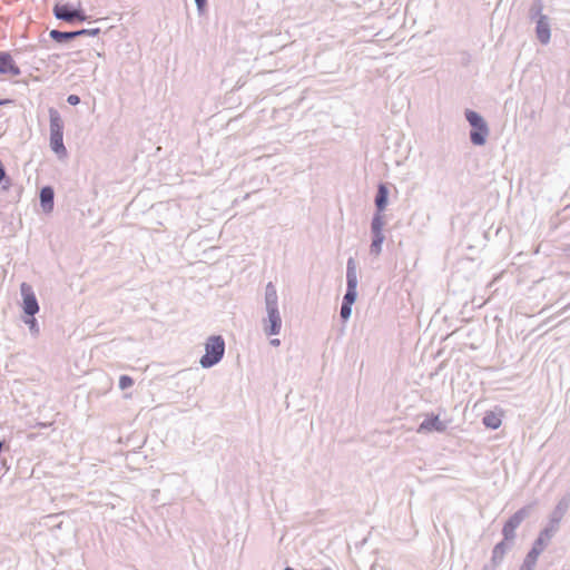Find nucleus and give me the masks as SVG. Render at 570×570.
<instances>
[{"instance_id": "20", "label": "nucleus", "mask_w": 570, "mask_h": 570, "mask_svg": "<svg viewBox=\"0 0 570 570\" xmlns=\"http://www.w3.org/2000/svg\"><path fill=\"white\" fill-rule=\"evenodd\" d=\"M540 556H538L534 551L529 550L522 561V563L531 567L534 569L537 566L538 559Z\"/></svg>"}, {"instance_id": "29", "label": "nucleus", "mask_w": 570, "mask_h": 570, "mask_svg": "<svg viewBox=\"0 0 570 570\" xmlns=\"http://www.w3.org/2000/svg\"><path fill=\"white\" fill-rule=\"evenodd\" d=\"M195 2H196L197 8H198L199 10H202V9H203V7H204V6H205V3H206V0H195Z\"/></svg>"}, {"instance_id": "32", "label": "nucleus", "mask_w": 570, "mask_h": 570, "mask_svg": "<svg viewBox=\"0 0 570 570\" xmlns=\"http://www.w3.org/2000/svg\"><path fill=\"white\" fill-rule=\"evenodd\" d=\"M519 570H533V568H531V567H529V566H527L524 563H521Z\"/></svg>"}, {"instance_id": "11", "label": "nucleus", "mask_w": 570, "mask_h": 570, "mask_svg": "<svg viewBox=\"0 0 570 570\" xmlns=\"http://www.w3.org/2000/svg\"><path fill=\"white\" fill-rule=\"evenodd\" d=\"M21 295L23 297V311L27 315L33 316L39 311L38 301L32 291V287L27 283H22L20 286Z\"/></svg>"}, {"instance_id": "5", "label": "nucleus", "mask_w": 570, "mask_h": 570, "mask_svg": "<svg viewBox=\"0 0 570 570\" xmlns=\"http://www.w3.org/2000/svg\"><path fill=\"white\" fill-rule=\"evenodd\" d=\"M50 120V148L59 157L66 158L68 155L67 148L63 144V120L59 111L55 108L49 109Z\"/></svg>"}, {"instance_id": "17", "label": "nucleus", "mask_w": 570, "mask_h": 570, "mask_svg": "<svg viewBox=\"0 0 570 570\" xmlns=\"http://www.w3.org/2000/svg\"><path fill=\"white\" fill-rule=\"evenodd\" d=\"M50 38L57 42H65L78 37L76 31H60V30H51L49 33Z\"/></svg>"}, {"instance_id": "23", "label": "nucleus", "mask_w": 570, "mask_h": 570, "mask_svg": "<svg viewBox=\"0 0 570 570\" xmlns=\"http://www.w3.org/2000/svg\"><path fill=\"white\" fill-rule=\"evenodd\" d=\"M352 305H347V304H344L342 303V306H341V317L343 321H346L350 316H351V313H352Z\"/></svg>"}, {"instance_id": "3", "label": "nucleus", "mask_w": 570, "mask_h": 570, "mask_svg": "<svg viewBox=\"0 0 570 570\" xmlns=\"http://www.w3.org/2000/svg\"><path fill=\"white\" fill-rule=\"evenodd\" d=\"M543 0H532L528 10V19L535 24L534 33L538 41L546 46L551 40L550 18L543 13Z\"/></svg>"}, {"instance_id": "4", "label": "nucleus", "mask_w": 570, "mask_h": 570, "mask_svg": "<svg viewBox=\"0 0 570 570\" xmlns=\"http://www.w3.org/2000/svg\"><path fill=\"white\" fill-rule=\"evenodd\" d=\"M464 118L470 125L469 138L473 146L482 147L487 144L490 128L484 117L476 110L466 108Z\"/></svg>"}, {"instance_id": "18", "label": "nucleus", "mask_w": 570, "mask_h": 570, "mask_svg": "<svg viewBox=\"0 0 570 570\" xmlns=\"http://www.w3.org/2000/svg\"><path fill=\"white\" fill-rule=\"evenodd\" d=\"M559 529H560V527L548 521L546 523V525L540 530L539 535L551 541V539L556 535V533L559 531Z\"/></svg>"}, {"instance_id": "31", "label": "nucleus", "mask_w": 570, "mask_h": 570, "mask_svg": "<svg viewBox=\"0 0 570 570\" xmlns=\"http://www.w3.org/2000/svg\"><path fill=\"white\" fill-rule=\"evenodd\" d=\"M271 344H272L273 346H279L281 341H279L278 338H272V340H271Z\"/></svg>"}, {"instance_id": "36", "label": "nucleus", "mask_w": 570, "mask_h": 570, "mask_svg": "<svg viewBox=\"0 0 570 570\" xmlns=\"http://www.w3.org/2000/svg\"><path fill=\"white\" fill-rule=\"evenodd\" d=\"M569 250H570V245H569Z\"/></svg>"}, {"instance_id": "13", "label": "nucleus", "mask_w": 570, "mask_h": 570, "mask_svg": "<svg viewBox=\"0 0 570 570\" xmlns=\"http://www.w3.org/2000/svg\"><path fill=\"white\" fill-rule=\"evenodd\" d=\"M21 73L20 68L7 51H0V75H10L17 77Z\"/></svg>"}, {"instance_id": "30", "label": "nucleus", "mask_w": 570, "mask_h": 570, "mask_svg": "<svg viewBox=\"0 0 570 570\" xmlns=\"http://www.w3.org/2000/svg\"><path fill=\"white\" fill-rule=\"evenodd\" d=\"M50 425H51V423H47V422H38V423L36 424V426H38V428H42V429L48 428V426H50Z\"/></svg>"}, {"instance_id": "24", "label": "nucleus", "mask_w": 570, "mask_h": 570, "mask_svg": "<svg viewBox=\"0 0 570 570\" xmlns=\"http://www.w3.org/2000/svg\"><path fill=\"white\" fill-rule=\"evenodd\" d=\"M76 33H78V37H80V36H97L100 33V29L99 28L81 29V30L76 31Z\"/></svg>"}, {"instance_id": "6", "label": "nucleus", "mask_w": 570, "mask_h": 570, "mask_svg": "<svg viewBox=\"0 0 570 570\" xmlns=\"http://www.w3.org/2000/svg\"><path fill=\"white\" fill-rule=\"evenodd\" d=\"M225 354V341L220 335H210L205 342V354L200 357L199 364L204 368L218 364Z\"/></svg>"}, {"instance_id": "12", "label": "nucleus", "mask_w": 570, "mask_h": 570, "mask_svg": "<svg viewBox=\"0 0 570 570\" xmlns=\"http://www.w3.org/2000/svg\"><path fill=\"white\" fill-rule=\"evenodd\" d=\"M570 508V492L562 495L548 517V521L560 527V523Z\"/></svg>"}, {"instance_id": "33", "label": "nucleus", "mask_w": 570, "mask_h": 570, "mask_svg": "<svg viewBox=\"0 0 570 570\" xmlns=\"http://www.w3.org/2000/svg\"><path fill=\"white\" fill-rule=\"evenodd\" d=\"M10 102V100H0V106Z\"/></svg>"}, {"instance_id": "1", "label": "nucleus", "mask_w": 570, "mask_h": 570, "mask_svg": "<svg viewBox=\"0 0 570 570\" xmlns=\"http://www.w3.org/2000/svg\"><path fill=\"white\" fill-rule=\"evenodd\" d=\"M389 190L385 185L379 186L377 195L375 197V205L377 212L374 214L371 223V244H370V256L377 258L382 253V245L385 239L383 234L384 217L382 210L386 206Z\"/></svg>"}, {"instance_id": "26", "label": "nucleus", "mask_w": 570, "mask_h": 570, "mask_svg": "<svg viewBox=\"0 0 570 570\" xmlns=\"http://www.w3.org/2000/svg\"><path fill=\"white\" fill-rule=\"evenodd\" d=\"M68 104L76 106L80 102V98L77 95H69L67 98Z\"/></svg>"}, {"instance_id": "8", "label": "nucleus", "mask_w": 570, "mask_h": 570, "mask_svg": "<svg viewBox=\"0 0 570 570\" xmlns=\"http://www.w3.org/2000/svg\"><path fill=\"white\" fill-rule=\"evenodd\" d=\"M357 271L356 263L353 257L347 259L346 264V293L343 297V303L347 305H353L356 301L357 296Z\"/></svg>"}, {"instance_id": "22", "label": "nucleus", "mask_w": 570, "mask_h": 570, "mask_svg": "<svg viewBox=\"0 0 570 570\" xmlns=\"http://www.w3.org/2000/svg\"><path fill=\"white\" fill-rule=\"evenodd\" d=\"M0 184H3L4 188H8L10 185V179L6 175V170H4V167H3L1 160H0Z\"/></svg>"}, {"instance_id": "2", "label": "nucleus", "mask_w": 570, "mask_h": 570, "mask_svg": "<svg viewBox=\"0 0 570 570\" xmlns=\"http://www.w3.org/2000/svg\"><path fill=\"white\" fill-rule=\"evenodd\" d=\"M266 317L263 318V328L267 336L278 335L282 331V316L278 307L276 286L269 282L265 287Z\"/></svg>"}, {"instance_id": "21", "label": "nucleus", "mask_w": 570, "mask_h": 570, "mask_svg": "<svg viewBox=\"0 0 570 570\" xmlns=\"http://www.w3.org/2000/svg\"><path fill=\"white\" fill-rule=\"evenodd\" d=\"M134 385V380L129 375H121L119 377V387L121 390L129 389Z\"/></svg>"}, {"instance_id": "28", "label": "nucleus", "mask_w": 570, "mask_h": 570, "mask_svg": "<svg viewBox=\"0 0 570 570\" xmlns=\"http://www.w3.org/2000/svg\"><path fill=\"white\" fill-rule=\"evenodd\" d=\"M372 570H385V568H384V566H382L381 563L375 562V563L372 566Z\"/></svg>"}, {"instance_id": "10", "label": "nucleus", "mask_w": 570, "mask_h": 570, "mask_svg": "<svg viewBox=\"0 0 570 570\" xmlns=\"http://www.w3.org/2000/svg\"><path fill=\"white\" fill-rule=\"evenodd\" d=\"M53 14L57 19L69 22V23L73 22L76 20L85 21L87 19V17L82 10L73 9L68 3L56 4L53 8Z\"/></svg>"}, {"instance_id": "19", "label": "nucleus", "mask_w": 570, "mask_h": 570, "mask_svg": "<svg viewBox=\"0 0 570 570\" xmlns=\"http://www.w3.org/2000/svg\"><path fill=\"white\" fill-rule=\"evenodd\" d=\"M549 540L538 534V537L532 542L530 550L534 551L538 556H540L549 546Z\"/></svg>"}, {"instance_id": "16", "label": "nucleus", "mask_w": 570, "mask_h": 570, "mask_svg": "<svg viewBox=\"0 0 570 570\" xmlns=\"http://www.w3.org/2000/svg\"><path fill=\"white\" fill-rule=\"evenodd\" d=\"M53 189L49 186L43 187L40 191V203L45 212L49 213L53 208Z\"/></svg>"}, {"instance_id": "25", "label": "nucleus", "mask_w": 570, "mask_h": 570, "mask_svg": "<svg viewBox=\"0 0 570 570\" xmlns=\"http://www.w3.org/2000/svg\"><path fill=\"white\" fill-rule=\"evenodd\" d=\"M499 566L500 563H493V560L490 559V561L485 563L481 570H495Z\"/></svg>"}, {"instance_id": "27", "label": "nucleus", "mask_w": 570, "mask_h": 570, "mask_svg": "<svg viewBox=\"0 0 570 570\" xmlns=\"http://www.w3.org/2000/svg\"><path fill=\"white\" fill-rule=\"evenodd\" d=\"M27 323L29 324L31 332H33V333H38V332H39V328H38V326H37V322H36V320H35V318H31V320H30L29 322H27Z\"/></svg>"}, {"instance_id": "35", "label": "nucleus", "mask_w": 570, "mask_h": 570, "mask_svg": "<svg viewBox=\"0 0 570 570\" xmlns=\"http://www.w3.org/2000/svg\"><path fill=\"white\" fill-rule=\"evenodd\" d=\"M285 570H294V569H292V568L287 567Z\"/></svg>"}, {"instance_id": "14", "label": "nucleus", "mask_w": 570, "mask_h": 570, "mask_svg": "<svg viewBox=\"0 0 570 570\" xmlns=\"http://www.w3.org/2000/svg\"><path fill=\"white\" fill-rule=\"evenodd\" d=\"M513 543L514 542L510 540L505 541V538H502V540L495 543L491 553V559L493 560V563L501 564L508 551L512 549Z\"/></svg>"}, {"instance_id": "9", "label": "nucleus", "mask_w": 570, "mask_h": 570, "mask_svg": "<svg viewBox=\"0 0 570 570\" xmlns=\"http://www.w3.org/2000/svg\"><path fill=\"white\" fill-rule=\"evenodd\" d=\"M446 431V423L440 420L433 412L426 413L423 421L419 424L417 433H443Z\"/></svg>"}, {"instance_id": "7", "label": "nucleus", "mask_w": 570, "mask_h": 570, "mask_svg": "<svg viewBox=\"0 0 570 570\" xmlns=\"http://www.w3.org/2000/svg\"><path fill=\"white\" fill-rule=\"evenodd\" d=\"M532 508L533 504L523 505L504 521L502 527V537L505 538V541L510 540L514 542L515 530L523 520L530 515Z\"/></svg>"}, {"instance_id": "34", "label": "nucleus", "mask_w": 570, "mask_h": 570, "mask_svg": "<svg viewBox=\"0 0 570 570\" xmlns=\"http://www.w3.org/2000/svg\"><path fill=\"white\" fill-rule=\"evenodd\" d=\"M28 439H30V440H31V439H35V434H30V435H28Z\"/></svg>"}, {"instance_id": "15", "label": "nucleus", "mask_w": 570, "mask_h": 570, "mask_svg": "<svg viewBox=\"0 0 570 570\" xmlns=\"http://www.w3.org/2000/svg\"><path fill=\"white\" fill-rule=\"evenodd\" d=\"M482 424L490 430H497L502 424V415L494 411H487L482 417Z\"/></svg>"}]
</instances>
